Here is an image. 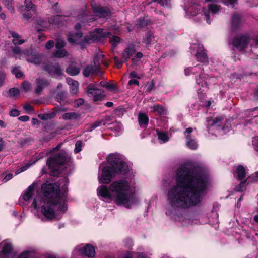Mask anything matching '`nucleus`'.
I'll list each match as a JSON object with an SVG mask.
<instances>
[{"instance_id": "nucleus-41", "label": "nucleus", "mask_w": 258, "mask_h": 258, "mask_svg": "<svg viewBox=\"0 0 258 258\" xmlns=\"http://www.w3.org/2000/svg\"><path fill=\"white\" fill-rule=\"evenodd\" d=\"M66 42L63 39H57L55 47L56 49H63L66 46Z\"/></svg>"}, {"instance_id": "nucleus-35", "label": "nucleus", "mask_w": 258, "mask_h": 258, "mask_svg": "<svg viewBox=\"0 0 258 258\" xmlns=\"http://www.w3.org/2000/svg\"><path fill=\"white\" fill-rule=\"evenodd\" d=\"M6 8L11 13L15 11L14 2L13 0H2Z\"/></svg>"}, {"instance_id": "nucleus-10", "label": "nucleus", "mask_w": 258, "mask_h": 258, "mask_svg": "<svg viewBox=\"0 0 258 258\" xmlns=\"http://www.w3.org/2000/svg\"><path fill=\"white\" fill-rule=\"evenodd\" d=\"M229 45L233 46V49L242 50L249 42V38L245 35L235 37L233 40H229Z\"/></svg>"}, {"instance_id": "nucleus-32", "label": "nucleus", "mask_w": 258, "mask_h": 258, "mask_svg": "<svg viewBox=\"0 0 258 258\" xmlns=\"http://www.w3.org/2000/svg\"><path fill=\"white\" fill-rule=\"evenodd\" d=\"M80 116V115L75 112L65 113L62 115V118L64 120L77 119Z\"/></svg>"}, {"instance_id": "nucleus-62", "label": "nucleus", "mask_w": 258, "mask_h": 258, "mask_svg": "<svg viewBox=\"0 0 258 258\" xmlns=\"http://www.w3.org/2000/svg\"><path fill=\"white\" fill-rule=\"evenodd\" d=\"M18 119L23 122H26L29 120V117L28 116L24 115V116H20L18 118Z\"/></svg>"}, {"instance_id": "nucleus-30", "label": "nucleus", "mask_w": 258, "mask_h": 258, "mask_svg": "<svg viewBox=\"0 0 258 258\" xmlns=\"http://www.w3.org/2000/svg\"><path fill=\"white\" fill-rule=\"evenodd\" d=\"M10 33L11 37L13 38L12 42L14 45H21L25 42L23 39H21V36L16 32L10 31Z\"/></svg>"}, {"instance_id": "nucleus-28", "label": "nucleus", "mask_w": 258, "mask_h": 258, "mask_svg": "<svg viewBox=\"0 0 258 258\" xmlns=\"http://www.w3.org/2000/svg\"><path fill=\"white\" fill-rule=\"evenodd\" d=\"M236 177L239 180H243L246 176L245 169L242 165L238 166L235 170Z\"/></svg>"}, {"instance_id": "nucleus-16", "label": "nucleus", "mask_w": 258, "mask_h": 258, "mask_svg": "<svg viewBox=\"0 0 258 258\" xmlns=\"http://www.w3.org/2000/svg\"><path fill=\"white\" fill-rule=\"evenodd\" d=\"M196 128L189 127L184 132V135L186 139V145L191 149L195 150L198 147V144L195 139L192 138L190 134L195 130Z\"/></svg>"}, {"instance_id": "nucleus-48", "label": "nucleus", "mask_w": 258, "mask_h": 258, "mask_svg": "<svg viewBox=\"0 0 258 258\" xmlns=\"http://www.w3.org/2000/svg\"><path fill=\"white\" fill-rule=\"evenodd\" d=\"M9 114L12 117H17L20 115V111L17 109H13L10 111Z\"/></svg>"}, {"instance_id": "nucleus-14", "label": "nucleus", "mask_w": 258, "mask_h": 258, "mask_svg": "<svg viewBox=\"0 0 258 258\" xmlns=\"http://www.w3.org/2000/svg\"><path fill=\"white\" fill-rule=\"evenodd\" d=\"M191 49L195 50L197 49V53L195 55L196 59L204 64L208 63V58L204 51L203 46L198 43L197 44H193L190 47Z\"/></svg>"}, {"instance_id": "nucleus-52", "label": "nucleus", "mask_w": 258, "mask_h": 258, "mask_svg": "<svg viewBox=\"0 0 258 258\" xmlns=\"http://www.w3.org/2000/svg\"><path fill=\"white\" fill-rule=\"evenodd\" d=\"M22 88L25 91H28L31 88V84L27 81H25L22 84Z\"/></svg>"}, {"instance_id": "nucleus-31", "label": "nucleus", "mask_w": 258, "mask_h": 258, "mask_svg": "<svg viewBox=\"0 0 258 258\" xmlns=\"http://www.w3.org/2000/svg\"><path fill=\"white\" fill-rule=\"evenodd\" d=\"M240 23V16L238 14H234L231 18L232 29H236Z\"/></svg>"}, {"instance_id": "nucleus-24", "label": "nucleus", "mask_w": 258, "mask_h": 258, "mask_svg": "<svg viewBox=\"0 0 258 258\" xmlns=\"http://www.w3.org/2000/svg\"><path fill=\"white\" fill-rule=\"evenodd\" d=\"M156 131L158 136V138L161 143H164L169 140L170 137L167 132L159 129H157Z\"/></svg>"}, {"instance_id": "nucleus-40", "label": "nucleus", "mask_w": 258, "mask_h": 258, "mask_svg": "<svg viewBox=\"0 0 258 258\" xmlns=\"http://www.w3.org/2000/svg\"><path fill=\"white\" fill-rule=\"evenodd\" d=\"M24 4L27 11L35 10V5L32 3L31 0H25L24 1Z\"/></svg>"}, {"instance_id": "nucleus-58", "label": "nucleus", "mask_w": 258, "mask_h": 258, "mask_svg": "<svg viewBox=\"0 0 258 258\" xmlns=\"http://www.w3.org/2000/svg\"><path fill=\"white\" fill-rule=\"evenodd\" d=\"M12 177H13V174L12 173H8L5 176L3 180L4 182H6L7 181L11 179L12 178Z\"/></svg>"}, {"instance_id": "nucleus-19", "label": "nucleus", "mask_w": 258, "mask_h": 258, "mask_svg": "<svg viewBox=\"0 0 258 258\" xmlns=\"http://www.w3.org/2000/svg\"><path fill=\"white\" fill-rule=\"evenodd\" d=\"M37 183L33 182L32 184L28 186L26 191L23 195V199L25 201H29L32 197L34 191L36 187Z\"/></svg>"}, {"instance_id": "nucleus-5", "label": "nucleus", "mask_w": 258, "mask_h": 258, "mask_svg": "<svg viewBox=\"0 0 258 258\" xmlns=\"http://www.w3.org/2000/svg\"><path fill=\"white\" fill-rule=\"evenodd\" d=\"M60 146L61 144H59L50 151L49 153L55 154L48 158L46 162L51 171L56 173H60L62 172L61 166H63L68 160L66 152L62 150H59Z\"/></svg>"}, {"instance_id": "nucleus-59", "label": "nucleus", "mask_w": 258, "mask_h": 258, "mask_svg": "<svg viewBox=\"0 0 258 258\" xmlns=\"http://www.w3.org/2000/svg\"><path fill=\"white\" fill-rule=\"evenodd\" d=\"M155 1L163 6H167L168 5L169 0H155Z\"/></svg>"}, {"instance_id": "nucleus-29", "label": "nucleus", "mask_w": 258, "mask_h": 258, "mask_svg": "<svg viewBox=\"0 0 258 258\" xmlns=\"http://www.w3.org/2000/svg\"><path fill=\"white\" fill-rule=\"evenodd\" d=\"M135 51V50L133 46H128L122 53V58L124 60L130 58V57L134 53Z\"/></svg>"}, {"instance_id": "nucleus-43", "label": "nucleus", "mask_w": 258, "mask_h": 258, "mask_svg": "<svg viewBox=\"0 0 258 258\" xmlns=\"http://www.w3.org/2000/svg\"><path fill=\"white\" fill-rule=\"evenodd\" d=\"M120 41V38L118 36H113L110 39V42L113 47H116Z\"/></svg>"}, {"instance_id": "nucleus-25", "label": "nucleus", "mask_w": 258, "mask_h": 258, "mask_svg": "<svg viewBox=\"0 0 258 258\" xmlns=\"http://www.w3.org/2000/svg\"><path fill=\"white\" fill-rule=\"evenodd\" d=\"M155 41V37L153 32L149 31L146 33L143 39V42L146 45H150Z\"/></svg>"}, {"instance_id": "nucleus-7", "label": "nucleus", "mask_w": 258, "mask_h": 258, "mask_svg": "<svg viewBox=\"0 0 258 258\" xmlns=\"http://www.w3.org/2000/svg\"><path fill=\"white\" fill-rule=\"evenodd\" d=\"M237 0H205L206 2H211L207 8H203V13L205 20L208 24L211 23L210 14L213 16L218 13L220 10V6L215 3L222 2L224 5L233 7Z\"/></svg>"}, {"instance_id": "nucleus-55", "label": "nucleus", "mask_w": 258, "mask_h": 258, "mask_svg": "<svg viewBox=\"0 0 258 258\" xmlns=\"http://www.w3.org/2000/svg\"><path fill=\"white\" fill-rule=\"evenodd\" d=\"M102 124H104L103 120H97L92 124V125H93L92 127L93 128L95 129L97 127L101 126Z\"/></svg>"}, {"instance_id": "nucleus-51", "label": "nucleus", "mask_w": 258, "mask_h": 258, "mask_svg": "<svg viewBox=\"0 0 258 258\" xmlns=\"http://www.w3.org/2000/svg\"><path fill=\"white\" fill-rule=\"evenodd\" d=\"M30 252L29 251H24L21 252L18 258H28L30 256Z\"/></svg>"}, {"instance_id": "nucleus-20", "label": "nucleus", "mask_w": 258, "mask_h": 258, "mask_svg": "<svg viewBox=\"0 0 258 258\" xmlns=\"http://www.w3.org/2000/svg\"><path fill=\"white\" fill-rule=\"evenodd\" d=\"M66 81L70 87V92L73 94H77L79 91V84L78 81L71 78H67Z\"/></svg>"}, {"instance_id": "nucleus-37", "label": "nucleus", "mask_w": 258, "mask_h": 258, "mask_svg": "<svg viewBox=\"0 0 258 258\" xmlns=\"http://www.w3.org/2000/svg\"><path fill=\"white\" fill-rule=\"evenodd\" d=\"M151 21L145 19H140L138 20L136 25L137 28H142L147 25H150Z\"/></svg>"}, {"instance_id": "nucleus-61", "label": "nucleus", "mask_w": 258, "mask_h": 258, "mask_svg": "<svg viewBox=\"0 0 258 258\" xmlns=\"http://www.w3.org/2000/svg\"><path fill=\"white\" fill-rule=\"evenodd\" d=\"M64 96V94L63 93H60L57 95L56 98L57 100L59 102H61V101L63 100V97Z\"/></svg>"}, {"instance_id": "nucleus-8", "label": "nucleus", "mask_w": 258, "mask_h": 258, "mask_svg": "<svg viewBox=\"0 0 258 258\" xmlns=\"http://www.w3.org/2000/svg\"><path fill=\"white\" fill-rule=\"evenodd\" d=\"M104 55L97 54L94 58L93 63L86 66L83 70V75L85 77H88L96 73L99 68L100 63H105L103 60Z\"/></svg>"}, {"instance_id": "nucleus-56", "label": "nucleus", "mask_w": 258, "mask_h": 258, "mask_svg": "<svg viewBox=\"0 0 258 258\" xmlns=\"http://www.w3.org/2000/svg\"><path fill=\"white\" fill-rule=\"evenodd\" d=\"M130 78L131 79H140V77L137 74L135 71H132L130 74Z\"/></svg>"}, {"instance_id": "nucleus-2", "label": "nucleus", "mask_w": 258, "mask_h": 258, "mask_svg": "<svg viewBox=\"0 0 258 258\" xmlns=\"http://www.w3.org/2000/svg\"><path fill=\"white\" fill-rule=\"evenodd\" d=\"M107 161L110 165H106L103 162L99 166L101 173L98 176V180L100 183L108 184L117 174L124 175L126 178L116 180L108 186H99L98 195L106 202L113 201L117 205L131 208L139 203L138 198L134 196L133 171L119 154H110L107 157Z\"/></svg>"}, {"instance_id": "nucleus-64", "label": "nucleus", "mask_w": 258, "mask_h": 258, "mask_svg": "<svg viewBox=\"0 0 258 258\" xmlns=\"http://www.w3.org/2000/svg\"><path fill=\"white\" fill-rule=\"evenodd\" d=\"M143 57V54L141 52H137L135 58H133L132 60L133 62H135L136 61V59H140Z\"/></svg>"}, {"instance_id": "nucleus-4", "label": "nucleus", "mask_w": 258, "mask_h": 258, "mask_svg": "<svg viewBox=\"0 0 258 258\" xmlns=\"http://www.w3.org/2000/svg\"><path fill=\"white\" fill-rule=\"evenodd\" d=\"M77 19L80 20V22L78 23L75 26L76 33H70L68 36V41L72 45L78 44L80 46V48L83 49L85 47L86 44L98 42L102 38L106 37L110 35V33L104 32L102 29L97 28L94 31L91 32L88 35H86L83 40H81L82 33L79 31L80 28H86L88 24L94 21L95 18L92 15H87L85 11L82 10L78 15Z\"/></svg>"}, {"instance_id": "nucleus-50", "label": "nucleus", "mask_w": 258, "mask_h": 258, "mask_svg": "<svg viewBox=\"0 0 258 258\" xmlns=\"http://www.w3.org/2000/svg\"><path fill=\"white\" fill-rule=\"evenodd\" d=\"M84 103V100L82 98H79L77 100H75L74 102V106L76 107H78L80 106L83 105Z\"/></svg>"}, {"instance_id": "nucleus-6", "label": "nucleus", "mask_w": 258, "mask_h": 258, "mask_svg": "<svg viewBox=\"0 0 258 258\" xmlns=\"http://www.w3.org/2000/svg\"><path fill=\"white\" fill-rule=\"evenodd\" d=\"M203 69H202L200 66H196L194 67H189L185 69L184 70V73L186 76L200 72V74L196 78L198 94L202 93L203 92L207 90L208 88V84L210 83L209 80L210 79L208 75L203 72Z\"/></svg>"}, {"instance_id": "nucleus-44", "label": "nucleus", "mask_w": 258, "mask_h": 258, "mask_svg": "<svg viewBox=\"0 0 258 258\" xmlns=\"http://www.w3.org/2000/svg\"><path fill=\"white\" fill-rule=\"evenodd\" d=\"M12 73L17 78H20L23 76V73L19 67L14 68L12 70Z\"/></svg>"}, {"instance_id": "nucleus-53", "label": "nucleus", "mask_w": 258, "mask_h": 258, "mask_svg": "<svg viewBox=\"0 0 258 258\" xmlns=\"http://www.w3.org/2000/svg\"><path fill=\"white\" fill-rule=\"evenodd\" d=\"M38 117L43 120H47L50 118V115L49 114H41L38 115Z\"/></svg>"}, {"instance_id": "nucleus-42", "label": "nucleus", "mask_w": 258, "mask_h": 258, "mask_svg": "<svg viewBox=\"0 0 258 258\" xmlns=\"http://www.w3.org/2000/svg\"><path fill=\"white\" fill-rule=\"evenodd\" d=\"M214 218L212 219L209 220V222L215 228L218 227V215L217 213H213Z\"/></svg>"}, {"instance_id": "nucleus-47", "label": "nucleus", "mask_w": 258, "mask_h": 258, "mask_svg": "<svg viewBox=\"0 0 258 258\" xmlns=\"http://www.w3.org/2000/svg\"><path fill=\"white\" fill-rule=\"evenodd\" d=\"M82 142L81 141H78L75 144V148L74 149V152L78 153L81 150Z\"/></svg>"}, {"instance_id": "nucleus-22", "label": "nucleus", "mask_w": 258, "mask_h": 258, "mask_svg": "<svg viewBox=\"0 0 258 258\" xmlns=\"http://www.w3.org/2000/svg\"><path fill=\"white\" fill-rule=\"evenodd\" d=\"M49 82L45 79L41 78H38L36 80V88L35 93L39 94L41 93L44 88L48 86Z\"/></svg>"}, {"instance_id": "nucleus-33", "label": "nucleus", "mask_w": 258, "mask_h": 258, "mask_svg": "<svg viewBox=\"0 0 258 258\" xmlns=\"http://www.w3.org/2000/svg\"><path fill=\"white\" fill-rule=\"evenodd\" d=\"M224 120V117L223 116H220L217 118H215L214 119H210L209 117L207 118V121L208 122V126H220V125L219 124V123L221 122Z\"/></svg>"}, {"instance_id": "nucleus-21", "label": "nucleus", "mask_w": 258, "mask_h": 258, "mask_svg": "<svg viewBox=\"0 0 258 258\" xmlns=\"http://www.w3.org/2000/svg\"><path fill=\"white\" fill-rule=\"evenodd\" d=\"M81 68V64H79L77 65L72 63L66 69V72L70 76H77L79 74Z\"/></svg>"}, {"instance_id": "nucleus-23", "label": "nucleus", "mask_w": 258, "mask_h": 258, "mask_svg": "<svg viewBox=\"0 0 258 258\" xmlns=\"http://www.w3.org/2000/svg\"><path fill=\"white\" fill-rule=\"evenodd\" d=\"M139 124L141 127L146 128L149 122V118L146 114L140 113L138 115Z\"/></svg>"}, {"instance_id": "nucleus-63", "label": "nucleus", "mask_w": 258, "mask_h": 258, "mask_svg": "<svg viewBox=\"0 0 258 258\" xmlns=\"http://www.w3.org/2000/svg\"><path fill=\"white\" fill-rule=\"evenodd\" d=\"M5 79V74L3 72L0 73V87L3 85Z\"/></svg>"}, {"instance_id": "nucleus-27", "label": "nucleus", "mask_w": 258, "mask_h": 258, "mask_svg": "<svg viewBox=\"0 0 258 258\" xmlns=\"http://www.w3.org/2000/svg\"><path fill=\"white\" fill-rule=\"evenodd\" d=\"M48 154V153H46L45 154H43V155H38L36 158H37V159L36 160H35V161H34L31 164H26L25 166L21 167L20 168L17 169L16 172H15V175H18L19 174V173L22 172H24L25 171H26L27 169H28L32 164H34L37 160L43 158L44 156H45L46 155H47Z\"/></svg>"}, {"instance_id": "nucleus-18", "label": "nucleus", "mask_w": 258, "mask_h": 258, "mask_svg": "<svg viewBox=\"0 0 258 258\" xmlns=\"http://www.w3.org/2000/svg\"><path fill=\"white\" fill-rule=\"evenodd\" d=\"M26 60L29 62L34 63L35 64H39L41 60V55L36 53H33L28 52L26 54Z\"/></svg>"}, {"instance_id": "nucleus-1", "label": "nucleus", "mask_w": 258, "mask_h": 258, "mask_svg": "<svg viewBox=\"0 0 258 258\" xmlns=\"http://www.w3.org/2000/svg\"><path fill=\"white\" fill-rule=\"evenodd\" d=\"M175 179L176 184L168 190L170 208L166 210V214L178 226L198 224L200 221L197 216L186 214L179 210L201 203L209 184L207 173L201 166L186 163L177 170Z\"/></svg>"}, {"instance_id": "nucleus-49", "label": "nucleus", "mask_w": 258, "mask_h": 258, "mask_svg": "<svg viewBox=\"0 0 258 258\" xmlns=\"http://www.w3.org/2000/svg\"><path fill=\"white\" fill-rule=\"evenodd\" d=\"M23 109L28 113L34 112V110L32 106L29 104H26L23 106Z\"/></svg>"}, {"instance_id": "nucleus-36", "label": "nucleus", "mask_w": 258, "mask_h": 258, "mask_svg": "<svg viewBox=\"0 0 258 258\" xmlns=\"http://www.w3.org/2000/svg\"><path fill=\"white\" fill-rule=\"evenodd\" d=\"M153 111L159 115H164L166 114L165 109L161 105H155L152 107Z\"/></svg>"}, {"instance_id": "nucleus-38", "label": "nucleus", "mask_w": 258, "mask_h": 258, "mask_svg": "<svg viewBox=\"0 0 258 258\" xmlns=\"http://www.w3.org/2000/svg\"><path fill=\"white\" fill-rule=\"evenodd\" d=\"M62 20H64L62 16L56 15L54 16L53 18H50L49 20V21L51 24H54L58 25L62 22Z\"/></svg>"}, {"instance_id": "nucleus-60", "label": "nucleus", "mask_w": 258, "mask_h": 258, "mask_svg": "<svg viewBox=\"0 0 258 258\" xmlns=\"http://www.w3.org/2000/svg\"><path fill=\"white\" fill-rule=\"evenodd\" d=\"M133 84H135V85H136L137 86H139V82L137 80H136V79H132L131 80H130L128 81V85H132Z\"/></svg>"}, {"instance_id": "nucleus-17", "label": "nucleus", "mask_w": 258, "mask_h": 258, "mask_svg": "<svg viewBox=\"0 0 258 258\" xmlns=\"http://www.w3.org/2000/svg\"><path fill=\"white\" fill-rule=\"evenodd\" d=\"M44 69L47 71L50 75L61 76L62 74V71L58 63L54 64H46L44 66Z\"/></svg>"}, {"instance_id": "nucleus-45", "label": "nucleus", "mask_w": 258, "mask_h": 258, "mask_svg": "<svg viewBox=\"0 0 258 258\" xmlns=\"http://www.w3.org/2000/svg\"><path fill=\"white\" fill-rule=\"evenodd\" d=\"M19 94V90L16 88H13L9 90V95L10 97H16Z\"/></svg>"}, {"instance_id": "nucleus-15", "label": "nucleus", "mask_w": 258, "mask_h": 258, "mask_svg": "<svg viewBox=\"0 0 258 258\" xmlns=\"http://www.w3.org/2000/svg\"><path fill=\"white\" fill-rule=\"evenodd\" d=\"M0 244L2 247V250L0 251V258H3V256H8L13 252V246L9 240L3 241Z\"/></svg>"}, {"instance_id": "nucleus-12", "label": "nucleus", "mask_w": 258, "mask_h": 258, "mask_svg": "<svg viewBox=\"0 0 258 258\" xmlns=\"http://www.w3.org/2000/svg\"><path fill=\"white\" fill-rule=\"evenodd\" d=\"M91 5L92 9L96 16L103 18H107L110 16L111 13L108 8L97 6L93 1H91Z\"/></svg>"}, {"instance_id": "nucleus-34", "label": "nucleus", "mask_w": 258, "mask_h": 258, "mask_svg": "<svg viewBox=\"0 0 258 258\" xmlns=\"http://www.w3.org/2000/svg\"><path fill=\"white\" fill-rule=\"evenodd\" d=\"M69 53L64 49H58L53 53V56L57 58H63L68 56Z\"/></svg>"}, {"instance_id": "nucleus-54", "label": "nucleus", "mask_w": 258, "mask_h": 258, "mask_svg": "<svg viewBox=\"0 0 258 258\" xmlns=\"http://www.w3.org/2000/svg\"><path fill=\"white\" fill-rule=\"evenodd\" d=\"M114 61H115V66L117 68H121L122 65V61L120 60H119V59L117 57H115L114 58Z\"/></svg>"}, {"instance_id": "nucleus-3", "label": "nucleus", "mask_w": 258, "mask_h": 258, "mask_svg": "<svg viewBox=\"0 0 258 258\" xmlns=\"http://www.w3.org/2000/svg\"><path fill=\"white\" fill-rule=\"evenodd\" d=\"M42 197L34 198L33 205L41 212L47 220H58L68 210L67 196L60 192L59 185L47 181L41 185Z\"/></svg>"}, {"instance_id": "nucleus-13", "label": "nucleus", "mask_w": 258, "mask_h": 258, "mask_svg": "<svg viewBox=\"0 0 258 258\" xmlns=\"http://www.w3.org/2000/svg\"><path fill=\"white\" fill-rule=\"evenodd\" d=\"M184 10L186 14L190 16H195L197 14L200 13L201 10L204 7H202L201 5L197 3L189 2V0H186L185 3Z\"/></svg>"}, {"instance_id": "nucleus-26", "label": "nucleus", "mask_w": 258, "mask_h": 258, "mask_svg": "<svg viewBox=\"0 0 258 258\" xmlns=\"http://www.w3.org/2000/svg\"><path fill=\"white\" fill-rule=\"evenodd\" d=\"M48 154V153H46L45 154H43V155H38L36 158H37V159L36 160H35V161H34L31 164H26L25 166L21 167L20 168L17 169L16 172H15V175H18L19 174V173L22 172H24L25 171H26L27 169H28L32 164H34L37 160L43 158L44 156H45L46 155H47Z\"/></svg>"}, {"instance_id": "nucleus-46", "label": "nucleus", "mask_w": 258, "mask_h": 258, "mask_svg": "<svg viewBox=\"0 0 258 258\" xmlns=\"http://www.w3.org/2000/svg\"><path fill=\"white\" fill-rule=\"evenodd\" d=\"M252 144L254 150L258 152V136H255L253 138Z\"/></svg>"}, {"instance_id": "nucleus-9", "label": "nucleus", "mask_w": 258, "mask_h": 258, "mask_svg": "<svg viewBox=\"0 0 258 258\" xmlns=\"http://www.w3.org/2000/svg\"><path fill=\"white\" fill-rule=\"evenodd\" d=\"M86 92L94 102L102 100L105 97L104 92L97 88L96 82L90 83L86 89Z\"/></svg>"}, {"instance_id": "nucleus-39", "label": "nucleus", "mask_w": 258, "mask_h": 258, "mask_svg": "<svg viewBox=\"0 0 258 258\" xmlns=\"http://www.w3.org/2000/svg\"><path fill=\"white\" fill-rule=\"evenodd\" d=\"M100 85L106 88L107 90L110 91H113L115 89V86L112 84H110L107 82L101 81L100 82Z\"/></svg>"}, {"instance_id": "nucleus-57", "label": "nucleus", "mask_w": 258, "mask_h": 258, "mask_svg": "<svg viewBox=\"0 0 258 258\" xmlns=\"http://www.w3.org/2000/svg\"><path fill=\"white\" fill-rule=\"evenodd\" d=\"M54 45V42L53 40H49L46 44L45 47L47 49H50Z\"/></svg>"}, {"instance_id": "nucleus-11", "label": "nucleus", "mask_w": 258, "mask_h": 258, "mask_svg": "<svg viewBox=\"0 0 258 258\" xmlns=\"http://www.w3.org/2000/svg\"><path fill=\"white\" fill-rule=\"evenodd\" d=\"M74 252L78 255H84L90 257H93L95 254L94 247L89 244L85 246L81 244L76 246Z\"/></svg>"}]
</instances>
